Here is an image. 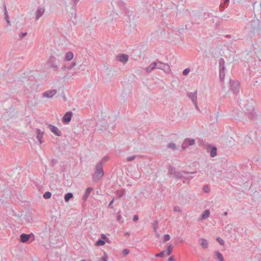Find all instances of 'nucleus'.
<instances>
[{
  "label": "nucleus",
  "mask_w": 261,
  "mask_h": 261,
  "mask_svg": "<svg viewBox=\"0 0 261 261\" xmlns=\"http://www.w3.org/2000/svg\"><path fill=\"white\" fill-rule=\"evenodd\" d=\"M248 143H251L252 141V139L250 136L248 137V140L247 141Z\"/></svg>",
  "instance_id": "55"
},
{
  "label": "nucleus",
  "mask_w": 261,
  "mask_h": 261,
  "mask_svg": "<svg viewBox=\"0 0 261 261\" xmlns=\"http://www.w3.org/2000/svg\"><path fill=\"white\" fill-rule=\"evenodd\" d=\"M190 71V69L189 68H187L183 71L182 73L184 75H187L189 73Z\"/></svg>",
  "instance_id": "45"
},
{
  "label": "nucleus",
  "mask_w": 261,
  "mask_h": 261,
  "mask_svg": "<svg viewBox=\"0 0 261 261\" xmlns=\"http://www.w3.org/2000/svg\"><path fill=\"white\" fill-rule=\"evenodd\" d=\"M203 191L205 193H208L210 191V189L208 185L204 186Z\"/></svg>",
  "instance_id": "40"
},
{
  "label": "nucleus",
  "mask_w": 261,
  "mask_h": 261,
  "mask_svg": "<svg viewBox=\"0 0 261 261\" xmlns=\"http://www.w3.org/2000/svg\"><path fill=\"white\" fill-rule=\"evenodd\" d=\"M155 69H156V66L153 62L145 68L146 72L149 73Z\"/></svg>",
  "instance_id": "19"
},
{
  "label": "nucleus",
  "mask_w": 261,
  "mask_h": 261,
  "mask_svg": "<svg viewBox=\"0 0 261 261\" xmlns=\"http://www.w3.org/2000/svg\"><path fill=\"white\" fill-rule=\"evenodd\" d=\"M97 126L99 127L100 129L103 130V129H106L107 127L108 123L106 120H103V122H101V124L98 123Z\"/></svg>",
  "instance_id": "21"
},
{
  "label": "nucleus",
  "mask_w": 261,
  "mask_h": 261,
  "mask_svg": "<svg viewBox=\"0 0 261 261\" xmlns=\"http://www.w3.org/2000/svg\"><path fill=\"white\" fill-rule=\"evenodd\" d=\"M227 215V212H224L223 214V216H226Z\"/></svg>",
  "instance_id": "60"
},
{
  "label": "nucleus",
  "mask_w": 261,
  "mask_h": 261,
  "mask_svg": "<svg viewBox=\"0 0 261 261\" xmlns=\"http://www.w3.org/2000/svg\"><path fill=\"white\" fill-rule=\"evenodd\" d=\"M105 243V241L103 240L99 239L98 241L96 242V245L97 246H100L104 245Z\"/></svg>",
  "instance_id": "34"
},
{
  "label": "nucleus",
  "mask_w": 261,
  "mask_h": 261,
  "mask_svg": "<svg viewBox=\"0 0 261 261\" xmlns=\"http://www.w3.org/2000/svg\"><path fill=\"white\" fill-rule=\"evenodd\" d=\"M155 232V233H156V237H159V234L157 232V231H156V232Z\"/></svg>",
  "instance_id": "63"
},
{
  "label": "nucleus",
  "mask_w": 261,
  "mask_h": 261,
  "mask_svg": "<svg viewBox=\"0 0 261 261\" xmlns=\"http://www.w3.org/2000/svg\"><path fill=\"white\" fill-rule=\"evenodd\" d=\"M173 211L176 212H181V208L178 206H175L174 207Z\"/></svg>",
  "instance_id": "43"
},
{
  "label": "nucleus",
  "mask_w": 261,
  "mask_h": 261,
  "mask_svg": "<svg viewBox=\"0 0 261 261\" xmlns=\"http://www.w3.org/2000/svg\"><path fill=\"white\" fill-rule=\"evenodd\" d=\"M168 260L169 261H174V257L173 256L170 257L168 259Z\"/></svg>",
  "instance_id": "56"
},
{
  "label": "nucleus",
  "mask_w": 261,
  "mask_h": 261,
  "mask_svg": "<svg viewBox=\"0 0 261 261\" xmlns=\"http://www.w3.org/2000/svg\"><path fill=\"white\" fill-rule=\"evenodd\" d=\"M165 253L166 254V250H163L162 251H161L159 253L156 254L155 255V256H157V257H163L164 256Z\"/></svg>",
  "instance_id": "37"
},
{
  "label": "nucleus",
  "mask_w": 261,
  "mask_h": 261,
  "mask_svg": "<svg viewBox=\"0 0 261 261\" xmlns=\"http://www.w3.org/2000/svg\"><path fill=\"white\" fill-rule=\"evenodd\" d=\"M219 77L221 81H223L225 77V70H219Z\"/></svg>",
  "instance_id": "27"
},
{
  "label": "nucleus",
  "mask_w": 261,
  "mask_h": 261,
  "mask_svg": "<svg viewBox=\"0 0 261 261\" xmlns=\"http://www.w3.org/2000/svg\"><path fill=\"white\" fill-rule=\"evenodd\" d=\"M190 145H188V143L185 140L181 144V148L183 150H185Z\"/></svg>",
  "instance_id": "35"
},
{
  "label": "nucleus",
  "mask_w": 261,
  "mask_h": 261,
  "mask_svg": "<svg viewBox=\"0 0 261 261\" xmlns=\"http://www.w3.org/2000/svg\"><path fill=\"white\" fill-rule=\"evenodd\" d=\"M159 227V222L157 220H155L153 224V231L156 232V230Z\"/></svg>",
  "instance_id": "32"
},
{
  "label": "nucleus",
  "mask_w": 261,
  "mask_h": 261,
  "mask_svg": "<svg viewBox=\"0 0 261 261\" xmlns=\"http://www.w3.org/2000/svg\"><path fill=\"white\" fill-rule=\"evenodd\" d=\"M57 91L56 89L49 90L44 92L43 93L42 96L43 97L50 98H52L57 93Z\"/></svg>",
  "instance_id": "4"
},
{
  "label": "nucleus",
  "mask_w": 261,
  "mask_h": 261,
  "mask_svg": "<svg viewBox=\"0 0 261 261\" xmlns=\"http://www.w3.org/2000/svg\"><path fill=\"white\" fill-rule=\"evenodd\" d=\"M170 239V236L168 234H166L164 237V242H166Z\"/></svg>",
  "instance_id": "42"
},
{
  "label": "nucleus",
  "mask_w": 261,
  "mask_h": 261,
  "mask_svg": "<svg viewBox=\"0 0 261 261\" xmlns=\"http://www.w3.org/2000/svg\"><path fill=\"white\" fill-rule=\"evenodd\" d=\"M57 163V160L55 159H53L51 160L50 161V166L53 167Z\"/></svg>",
  "instance_id": "39"
},
{
  "label": "nucleus",
  "mask_w": 261,
  "mask_h": 261,
  "mask_svg": "<svg viewBox=\"0 0 261 261\" xmlns=\"http://www.w3.org/2000/svg\"><path fill=\"white\" fill-rule=\"evenodd\" d=\"M104 174L102 163L99 162L95 167V171L93 175L92 178L94 181H98L103 177Z\"/></svg>",
  "instance_id": "1"
},
{
  "label": "nucleus",
  "mask_w": 261,
  "mask_h": 261,
  "mask_svg": "<svg viewBox=\"0 0 261 261\" xmlns=\"http://www.w3.org/2000/svg\"><path fill=\"white\" fill-rule=\"evenodd\" d=\"M48 127L50 131L57 136H61L62 135L61 131L59 130L58 128L56 126L53 125L52 124H49L48 125Z\"/></svg>",
  "instance_id": "7"
},
{
  "label": "nucleus",
  "mask_w": 261,
  "mask_h": 261,
  "mask_svg": "<svg viewBox=\"0 0 261 261\" xmlns=\"http://www.w3.org/2000/svg\"><path fill=\"white\" fill-rule=\"evenodd\" d=\"M219 70H225V61L224 59L220 58L219 61Z\"/></svg>",
  "instance_id": "24"
},
{
  "label": "nucleus",
  "mask_w": 261,
  "mask_h": 261,
  "mask_svg": "<svg viewBox=\"0 0 261 261\" xmlns=\"http://www.w3.org/2000/svg\"><path fill=\"white\" fill-rule=\"evenodd\" d=\"M245 113L248 114L249 118L251 119H253L256 116V114L252 106H250V110H247V112H245Z\"/></svg>",
  "instance_id": "12"
},
{
  "label": "nucleus",
  "mask_w": 261,
  "mask_h": 261,
  "mask_svg": "<svg viewBox=\"0 0 261 261\" xmlns=\"http://www.w3.org/2000/svg\"><path fill=\"white\" fill-rule=\"evenodd\" d=\"M67 67H68V66H64L62 67V69H64V70H66V69H67Z\"/></svg>",
  "instance_id": "57"
},
{
  "label": "nucleus",
  "mask_w": 261,
  "mask_h": 261,
  "mask_svg": "<svg viewBox=\"0 0 261 261\" xmlns=\"http://www.w3.org/2000/svg\"><path fill=\"white\" fill-rule=\"evenodd\" d=\"M167 146L169 148H170V149H172L173 150H175L177 149V147H176L175 144H174L173 143H169Z\"/></svg>",
  "instance_id": "30"
},
{
  "label": "nucleus",
  "mask_w": 261,
  "mask_h": 261,
  "mask_svg": "<svg viewBox=\"0 0 261 261\" xmlns=\"http://www.w3.org/2000/svg\"><path fill=\"white\" fill-rule=\"evenodd\" d=\"M72 115V113L71 111L66 113L63 117V121L65 123H68L71 121Z\"/></svg>",
  "instance_id": "9"
},
{
  "label": "nucleus",
  "mask_w": 261,
  "mask_h": 261,
  "mask_svg": "<svg viewBox=\"0 0 261 261\" xmlns=\"http://www.w3.org/2000/svg\"><path fill=\"white\" fill-rule=\"evenodd\" d=\"M176 172V171L175 170V169L173 166H169V173H170V175L174 176Z\"/></svg>",
  "instance_id": "26"
},
{
  "label": "nucleus",
  "mask_w": 261,
  "mask_h": 261,
  "mask_svg": "<svg viewBox=\"0 0 261 261\" xmlns=\"http://www.w3.org/2000/svg\"><path fill=\"white\" fill-rule=\"evenodd\" d=\"M118 60L122 63H126L128 60V56L125 54H122L117 57Z\"/></svg>",
  "instance_id": "13"
},
{
  "label": "nucleus",
  "mask_w": 261,
  "mask_h": 261,
  "mask_svg": "<svg viewBox=\"0 0 261 261\" xmlns=\"http://www.w3.org/2000/svg\"><path fill=\"white\" fill-rule=\"evenodd\" d=\"M45 8L44 7H39L35 12L36 19L38 20L44 14Z\"/></svg>",
  "instance_id": "8"
},
{
  "label": "nucleus",
  "mask_w": 261,
  "mask_h": 261,
  "mask_svg": "<svg viewBox=\"0 0 261 261\" xmlns=\"http://www.w3.org/2000/svg\"><path fill=\"white\" fill-rule=\"evenodd\" d=\"M207 150L210 152V156L212 158H214L217 155V148L215 146H208Z\"/></svg>",
  "instance_id": "10"
},
{
  "label": "nucleus",
  "mask_w": 261,
  "mask_h": 261,
  "mask_svg": "<svg viewBox=\"0 0 261 261\" xmlns=\"http://www.w3.org/2000/svg\"><path fill=\"white\" fill-rule=\"evenodd\" d=\"M214 257L218 261H224L223 255L219 251H215Z\"/></svg>",
  "instance_id": "15"
},
{
  "label": "nucleus",
  "mask_w": 261,
  "mask_h": 261,
  "mask_svg": "<svg viewBox=\"0 0 261 261\" xmlns=\"http://www.w3.org/2000/svg\"><path fill=\"white\" fill-rule=\"evenodd\" d=\"M81 261H86L85 259H82Z\"/></svg>",
  "instance_id": "64"
},
{
  "label": "nucleus",
  "mask_w": 261,
  "mask_h": 261,
  "mask_svg": "<svg viewBox=\"0 0 261 261\" xmlns=\"http://www.w3.org/2000/svg\"><path fill=\"white\" fill-rule=\"evenodd\" d=\"M79 0H70L71 4V9L72 12L71 13V17H75L76 16V5L77 4Z\"/></svg>",
  "instance_id": "5"
},
{
  "label": "nucleus",
  "mask_w": 261,
  "mask_h": 261,
  "mask_svg": "<svg viewBox=\"0 0 261 261\" xmlns=\"http://www.w3.org/2000/svg\"><path fill=\"white\" fill-rule=\"evenodd\" d=\"M155 232V233H156V237H159V234L157 232V231H156V232Z\"/></svg>",
  "instance_id": "62"
},
{
  "label": "nucleus",
  "mask_w": 261,
  "mask_h": 261,
  "mask_svg": "<svg viewBox=\"0 0 261 261\" xmlns=\"http://www.w3.org/2000/svg\"><path fill=\"white\" fill-rule=\"evenodd\" d=\"M109 159V156H104L100 162H101L102 163V164L103 163H105V162H106Z\"/></svg>",
  "instance_id": "44"
},
{
  "label": "nucleus",
  "mask_w": 261,
  "mask_h": 261,
  "mask_svg": "<svg viewBox=\"0 0 261 261\" xmlns=\"http://www.w3.org/2000/svg\"><path fill=\"white\" fill-rule=\"evenodd\" d=\"M100 261H107V256L106 254H105V255L101 257Z\"/></svg>",
  "instance_id": "51"
},
{
  "label": "nucleus",
  "mask_w": 261,
  "mask_h": 261,
  "mask_svg": "<svg viewBox=\"0 0 261 261\" xmlns=\"http://www.w3.org/2000/svg\"><path fill=\"white\" fill-rule=\"evenodd\" d=\"M139 219V217H138V215H134V217H133V221L134 222H136Z\"/></svg>",
  "instance_id": "53"
},
{
  "label": "nucleus",
  "mask_w": 261,
  "mask_h": 261,
  "mask_svg": "<svg viewBox=\"0 0 261 261\" xmlns=\"http://www.w3.org/2000/svg\"><path fill=\"white\" fill-rule=\"evenodd\" d=\"M156 66V69H162L166 73H169L170 71V66L164 63L161 62H154Z\"/></svg>",
  "instance_id": "2"
},
{
  "label": "nucleus",
  "mask_w": 261,
  "mask_h": 261,
  "mask_svg": "<svg viewBox=\"0 0 261 261\" xmlns=\"http://www.w3.org/2000/svg\"><path fill=\"white\" fill-rule=\"evenodd\" d=\"M30 237V234L22 233L20 236V241L22 243H25L29 240Z\"/></svg>",
  "instance_id": "18"
},
{
  "label": "nucleus",
  "mask_w": 261,
  "mask_h": 261,
  "mask_svg": "<svg viewBox=\"0 0 261 261\" xmlns=\"http://www.w3.org/2000/svg\"><path fill=\"white\" fill-rule=\"evenodd\" d=\"M125 235L126 236H128L129 235V232H125Z\"/></svg>",
  "instance_id": "61"
},
{
  "label": "nucleus",
  "mask_w": 261,
  "mask_h": 261,
  "mask_svg": "<svg viewBox=\"0 0 261 261\" xmlns=\"http://www.w3.org/2000/svg\"><path fill=\"white\" fill-rule=\"evenodd\" d=\"M229 2V0H225L224 4H226Z\"/></svg>",
  "instance_id": "59"
},
{
  "label": "nucleus",
  "mask_w": 261,
  "mask_h": 261,
  "mask_svg": "<svg viewBox=\"0 0 261 261\" xmlns=\"http://www.w3.org/2000/svg\"><path fill=\"white\" fill-rule=\"evenodd\" d=\"M101 237L103 239L106 238V235L103 234L102 236H101Z\"/></svg>",
  "instance_id": "58"
},
{
  "label": "nucleus",
  "mask_w": 261,
  "mask_h": 261,
  "mask_svg": "<svg viewBox=\"0 0 261 261\" xmlns=\"http://www.w3.org/2000/svg\"><path fill=\"white\" fill-rule=\"evenodd\" d=\"M122 217L121 215L118 214L117 216V220L119 222H121Z\"/></svg>",
  "instance_id": "50"
},
{
  "label": "nucleus",
  "mask_w": 261,
  "mask_h": 261,
  "mask_svg": "<svg viewBox=\"0 0 261 261\" xmlns=\"http://www.w3.org/2000/svg\"><path fill=\"white\" fill-rule=\"evenodd\" d=\"M125 192L124 190H117L116 191V194L119 197H121L124 195Z\"/></svg>",
  "instance_id": "33"
},
{
  "label": "nucleus",
  "mask_w": 261,
  "mask_h": 261,
  "mask_svg": "<svg viewBox=\"0 0 261 261\" xmlns=\"http://www.w3.org/2000/svg\"><path fill=\"white\" fill-rule=\"evenodd\" d=\"M51 194L50 192H46L43 195V197L45 199H48L50 198Z\"/></svg>",
  "instance_id": "36"
},
{
  "label": "nucleus",
  "mask_w": 261,
  "mask_h": 261,
  "mask_svg": "<svg viewBox=\"0 0 261 261\" xmlns=\"http://www.w3.org/2000/svg\"><path fill=\"white\" fill-rule=\"evenodd\" d=\"M48 64L50 67L53 68L54 70L58 69L57 65L56 64V58L54 56H51L48 60Z\"/></svg>",
  "instance_id": "6"
},
{
  "label": "nucleus",
  "mask_w": 261,
  "mask_h": 261,
  "mask_svg": "<svg viewBox=\"0 0 261 261\" xmlns=\"http://www.w3.org/2000/svg\"><path fill=\"white\" fill-rule=\"evenodd\" d=\"M136 155H132V156H128L126 158V161L127 162H130V161H133L134 160H135L136 158Z\"/></svg>",
  "instance_id": "38"
},
{
  "label": "nucleus",
  "mask_w": 261,
  "mask_h": 261,
  "mask_svg": "<svg viewBox=\"0 0 261 261\" xmlns=\"http://www.w3.org/2000/svg\"><path fill=\"white\" fill-rule=\"evenodd\" d=\"M199 242L203 249H206L208 247V243L207 240L203 238H201L199 240Z\"/></svg>",
  "instance_id": "14"
},
{
  "label": "nucleus",
  "mask_w": 261,
  "mask_h": 261,
  "mask_svg": "<svg viewBox=\"0 0 261 261\" xmlns=\"http://www.w3.org/2000/svg\"><path fill=\"white\" fill-rule=\"evenodd\" d=\"M92 190L93 188L91 187H89L87 189L86 192L83 197V200L84 201L87 200L88 197L89 196V195Z\"/></svg>",
  "instance_id": "20"
},
{
  "label": "nucleus",
  "mask_w": 261,
  "mask_h": 261,
  "mask_svg": "<svg viewBox=\"0 0 261 261\" xmlns=\"http://www.w3.org/2000/svg\"><path fill=\"white\" fill-rule=\"evenodd\" d=\"M27 33L25 32V33H21L20 35H19V37L21 38H22L23 37H24L25 36H27Z\"/></svg>",
  "instance_id": "52"
},
{
  "label": "nucleus",
  "mask_w": 261,
  "mask_h": 261,
  "mask_svg": "<svg viewBox=\"0 0 261 261\" xmlns=\"http://www.w3.org/2000/svg\"><path fill=\"white\" fill-rule=\"evenodd\" d=\"M74 57L73 54L71 51H69L66 53L65 60L67 61H70Z\"/></svg>",
  "instance_id": "22"
},
{
  "label": "nucleus",
  "mask_w": 261,
  "mask_h": 261,
  "mask_svg": "<svg viewBox=\"0 0 261 261\" xmlns=\"http://www.w3.org/2000/svg\"><path fill=\"white\" fill-rule=\"evenodd\" d=\"M194 105L195 106L196 109L197 110L199 111V107H198V105H197V101H196V103H194Z\"/></svg>",
  "instance_id": "54"
},
{
  "label": "nucleus",
  "mask_w": 261,
  "mask_h": 261,
  "mask_svg": "<svg viewBox=\"0 0 261 261\" xmlns=\"http://www.w3.org/2000/svg\"><path fill=\"white\" fill-rule=\"evenodd\" d=\"M173 246L172 245H170L168 246L167 250L166 251V255H170L172 253Z\"/></svg>",
  "instance_id": "29"
},
{
  "label": "nucleus",
  "mask_w": 261,
  "mask_h": 261,
  "mask_svg": "<svg viewBox=\"0 0 261 261\" xmlns=\"http://www.w3.org/2000/svg\"><path fill=\"white\" fill-rule=\"evenodd\" d=\"M5 18L6 19V21H7V23L8 24H10V20H9V15H8V12H7L6 6H5Z\"/></svg>",
  "instance_id": "31"
},
{
  "label": "nucleus",
  "mask_w": 261,
  "mask_h": 261,
  "mask_svg": "<svg viewBox=\"0 0 261 261\" xmlns=\"http://www.w3.org/2000/svg\"><path fill=\"white\" fill-rule=\"evenodd\" d=\"M185 140L188 143V145L190 146L193 145L195 144V140L193 139L187 138Z\"/></svg>",
  "instance_id": "28"
},
{
  "label": "nucleus",
  "mask_w": 261,
  "mask_h": 261,
  "mask_svg": "<svg viewBox=\"0 0 261 261\" xmlns=\"http://www.w3.org/2000/svg\"><path fill=\"white\" fill-rule=\"evenodd\" d=\"M37 135L36 138H37V140L39 141L40 144H41L42 143V139L43 136L44 132L43 131H41L40 129H37Z\"/></svg>",
  "instance_id": "17"
},
{
  "label": "nucleus",
  "mask_w": 261,
  "mask_h": 261,
  "mask_svg": "<svg viewBox=\"0 0 261 261\" xmlns=\"http://www.w3.org/2000/svg\"><path fill=\"white\" fill-rule=\"evenodd\" d=\"M210 212L208 210H205L201 216V220L205 219L210 216Z\"/></svg>",
  "instance_id": "23"
},
{
  "label": "nucleus",
  "mask_w": 261,
  "mask_h": 261,
  "mask_svg": "<svg viewBox=\"0 0 261 261\" xmlns=\"http://www.w3.org/2000/svg\"><path fill=\"white\" fill-rule=\"evenodd\" d=\"M24 219L25 220V221L28 222V223H30L31 221V219L30 218V216L28 214H26L24 216Z\"/></svg>",
  "instance_id": "41"
},
{
  "label": "nucleus",
  "mask_w": 261,
  "mask_h": 261,
  "mask_svg": "<svg viewBox=\"0 0 261 261\" xmlns=\"http://www.w3.org/2000/svg\"><path fill=\"white\" fill-rule=\"evenodd\" d=\"M129 253V250L128 249H124L122 253L124 255H126Z\"/></svg>",
  "instance_id": "47"
},
{
  "label": "nucleus",
  "mask_w": 261,
  "mask_h": 261,
  "mask_svg": "<svg viewBox=\"0 0 261 261\" xmlns=\"http://www.w3.org/2000/svg\"><path fill=\"white\" fill-rule=\"evenodd\" d=\"M196 172H186L185 171H176L175 175H174V177L177 178H181L183 176H184V173H186V174H189V173H195Z\"/></svg>",
  "instance_id": "16"
},
{
  "label": "nucleus",
  "mask_w": 261,
  "mask_h": 261,
  "mask_svg": "<svg viewBox=\"0 0 261 261\" xmlns=\"http://www.w3.org/2000/svg\"><path fill=\"white\" fill-rule=\"evenodd\" d=\"M73 196V194L71 193H68L65 195L64 199L66 202H68L69 200Z\"/></svg>",
  "instance_id": "25"
},
{
  "label": "nucleus",
  "mask_w": 261,
  "mask_h": 261,
  "mask_svg": "<svg viewBox=\"0 0 261 261\" xmlns=\"http://www.w3.org/2000/svg\"><path fill=\"white\" fill-rule=\"evenodd\" d=\"M197 91H195L194 92H189L188 93V96L191 100L193 101V103H196V102L197 100Z\"/></svg>",
  "instance_id": "11"
},
{
  "label": "nucleus",
  "mask_w": 261,
  "mask_h": 261,
  "mask_svg": "<svg viewBox=\"0 0 261 261\" xmlns=\"http://www.w3.org/2000/svg\"><path fill=\"white\" fill-rule=\"evenodd\" d=\"M230 89L234 93H237L239 91L240 83L238 81H230Z\"/></svg>",
  "instance_id": "3"
},
{
  "label": "nucleus",
  "mask_w": 261,
  "mask_h": 261,
  "mask_svg": "<svg viewBox=\"0 0 261 261\" xmlns=\"http://www.w3.org/2000/svg\"><path fill=\"white\" fill-rule=\"evenodd\" d=\"M217 241L220 243V245H223L224 244V241L220 238L218 237L217 238Z\"/></svg>",
  "instance_id": "46"
},
{
  "label": "nucleus",
  "mask_w": 261,
  "mask_h": 261,
  "mask_svg": "<svg viewBox=\"0 0 261 261\" xmlns=\"http://www.w3.org/2000/svg\"><path fill=\"white\" fill-rule=\"evenodd\" d=\"M114 199H113L110 202V203L109 204V207H110V208H113V204L114 203Z\"/></svg>",
  "instance_id": "49"
},
{
  "label": "nucleus",
  "mask_w": 261,
  "mask_h": 261,
  "mask_svg": "<svg viewBox=\"0 0 261 261\" xmlns=\"http://www.w3.org/2000/svg\"><path fill=\"white\" fill-rule=\"evenodd\" d=\"M76 63L75 62H73L70 65L68 66L67 69H70L74 67Z\"/></svg>",
  "instance_id": "48"
}]
</instances>
